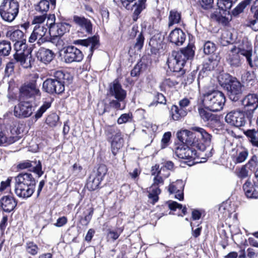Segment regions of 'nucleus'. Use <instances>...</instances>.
<instances>
[{
    "instance_id": "29",
    "label": "nucleus",
    "mask_w": 258,
    "mask_h": 258,
    "mask_svg": "<svg viewBox=\"0 0 258 258\" xmlns=\"http://www.w3.org/2000/svg\"><path fill=\"white\" fill-rule=\"evenodd\" d=\"M243 189L248 198L258 199V191L252 183L249 180H246L243 185Z\"/></svg>"
},
{
    "instance_id": "34",
    "label": "nucleus",
    "mask_w": 258,
    "mask_h": 258,
    "mask_svg": "<svg viewBox=\"0 0 258 258\" xmlns=\"http://www.w3.org/2000/svg\"><path fill=\"white\" fill-rule=\"evenodd\" d=\"M198 112L201 119L204 122H209L217 120V117L216 115L211 113L204 108H199Z\"/></svg>"
},
{
    "instance_id": "22",
    "label": "nucleus",
    "mask_w": 258,
    "mask_h": 258,
    "mask_svg": "<svg viewBox=\"0 0 258 258\" xmlns=\"http://www.w3.org/2000/svg\"><path fill=\"white\" fill-rule=\"evenodd\" d=\"M186 35L180 28H175L169 34L168 39L172 43L177 46L182 45L185 41Z\"/></svg>"
},
{
    "instance_id": "16",
    "label": "nucleus",
    "mask_w": 258,
    "mask_h": 258,
    "mask_svg": "<svg viewBox=\"0 0 258 258\" xmlns=\"http://www.w3.org/2000/svg\"><path fill=\"white\" fill-rule=\"evenodd\" d=\"M242 51L246 50L233 46L231 48L227 57L226 61L232 68H237L241 66V62L239 54L241 55Z\"/></svg>"
},
{
    "instance_id": "4",
    "label": "nucleus",
    "mask_w": 258,
    "mask_h": 258,
    "mask_svg": "<svg viewBox=\"0 0 258 258\" xmlns=\"http://www.w3.org/2000/svg\"><path fill=\"white\" fill-rule=\"evenodd\" d=\"M68 74H64L62 71H56L53 79H47L43 83L42 88L49 94H60L64 90V80Z\"/></svg>"
},
{
    "instance_id": "2",
    "label": "nucleus",
    "mask_w": 258,
    "mask_h": 258,
    "mask_svg": "<svg viewBox=\"0 0 258 258\" xmlns=\"http://www.w3.org/2000/svg\"><path fill=\"white\" fill-rule=\"evenodd\" d=\"M201 99L205 108L213 112L221 110L226 101L224 93L218 90L208 91L203 94Z\"/></svg>"
},
{
    "instance_id": "24",
    "label": "nucleus",
    "mask_w": 258,
    "mask_h": 258,
    "mask_svg": "<svg viewBox=\"0 0 258 258\" xmlns=\"http://www.w3.org/2000/svg\"><path fill=\"white\" fill-rule=\"evenodd\" d=\"M36 56L39 61L45 64H47L53 60L54 57V53L50 49L41 47L38 50Z\"/></svg>"
},
{
    "instance_id": "35",
    "label": "nucleus",
    "mask_w": 258,
    "mask_h": 258,
    "mask_svg": "<svg viewBox=\"0 0 258 258\" xmlns=\"http://www.w3.org/2000/svg\"><path fill=\"white\" fill-rule=\"evenodd\" d=\"M181 18L180 13L175 10H171L168 16V27H170L174 24L179 23Z\"/></svg>"
},
{
    "instance_id": "53",
    "label": "nucleus",
    "mask_w": 258,
    "mask_h": 258,
    "mask_svg": "<svg viewBox=\"0 0 258 258\" xmlns=\"http://www.w3.org/2000/svg\"><path fill=\"white\" fill-rule=\"evenodd\" d=\"M107 172V168L106 166L104 164L100 165L97 168L96 176L102 180Z\"/></svg>"
},
{
    "instance_id": "30",
    "label": "nucleus",
    "mask_w": 258,
    "mask_h": 258,
    "mask_svg": "<svg viewBox=\"0 0 258 258\" xmlns=\"http://www.w3.org/2000/svg\"><path fill=\"white\" fill-rule=\"evenodd\" d=\"M241 55L244 56L250 68H257L258 67V56L256 54H252L251 49L246 50V51H242Z\"/></svg>"
},
{
    "instance_id": "13",
    "label": "nucleus",
    "mask_w": 258,
    "mask_h": 258,
    "mask_svg": "<svg viewBox=\"0 0 258 258\" xmlns=\"http://www.w3.org/2000/svg\"><path fill=\"white\" fill-rule=\"evenodd\" d=\"M63 53L64 62L68 63L80 62L84 57L82 52L74 46H69L64 48Z\"/></svg>"
},
{
    "instance_id": "60",
    "label": "nucleus",
    "mask_w": 258,
    "mask_h": 258,
    "mask_svg": "<svg viewBox=\"0 0 258 258\" xmlns=\"http://www.w3.org/2000/svg\"><path fill=\"white\" fill-rule=\"evenodd\" d=\"M144 41V37L142 33H140L136 39V42L135 45V48L140 50H141L143 46Z\"/></svg>"
},
{
    "instance_id": "55",
    "label": "nucleus",
    "mask_w": 258,
    "mask_h": 258,
    "mask_svg": "<svg viewBox=\"0 0 258 258\" xmlns=\"http://www.w3.org/2000/svg\"><path fill=\"white\" fill-rule=\"evenodd\" d=\"M163 170H161V168L159 170V165H155L153 166L151 170V174L152 175L156 176V175H160L162 174L164 177V178H167L169 176L170 173L169 172H166V173H163Z\"/></svg>"
},
{
    "instance_id": "25",
    "label": "nucleus",
    "mask_w": 258,
    "mask_h": 258,
    "mask_svg": "<svg viewBox=\"0 0 258 258\" xmlns=\"http://www.w3.org/2000/svg\"><path fill=\"white\" fill-rule=\"evenodd\" d=\"M34 188L35 186L15 185V192L20 198L27 199L32 195Z\"/></svg>"
},
{
    "instance_id": "19",
    "label": "nucleus",
    "mask_w": 258,
    "mask_h": 258,
    "mask_svg": "<svg viewBox=\"0 0 258 258\" xmlns=\"http://www.w3.org/2000/svg\"><path fill=\"white\" fill-rule=\"evenodd\" d=\"M110 94L117 100L122 101L126 97V91L122 88L117 80H115L110 85Z\"/></svg>"
},
{
    "instance_id": "12",
    "label": "nucleus",
    "mask_w": 258,
    "mask_h": 258,
    "mask_svg": "<svg viewBox=\"0 0 258 258\" xmlns=\"http://www.w3.org/2000/svg\"><path fill=\"white\" fill-rule=\"evenodd\" d=\"M174 152L177 157L182 159L195 160L198 157L195 148L190 147L184 144L177 146Z\"/></svg>"
},
{
    "instance_id": "6",
    "label": "nucleus",
    "mask_w": 258,
    "mask_h": 258,
    "mask_svg": "<svg viewBox=\"0 0 258 258\" xmlns=\"http://www.w3.org/2000/svg\"><path fill=\"white\" fill-rule=\"evenodd\" d=\"M104 130L107 139L111 142L112 152L115 155L123 144L121 133L116 126L106 125Z\"/></svg>"
},
{
    "instance_id": "11",
    "label": "nucleus",
    "mask_w": 258,
    "mask_h": 258,
    "mask_svg": "<svg viewBox=\"0 0 258 258\" xmlns=\"http://www.w3.org/2000/svg\"><path fill=\"white\" fill-rule=\"evenodd\" d=\"M225 119L228 124L237 127L244 126L247 121L244 112L239 109L228 113Z\"/></svg>"
},
{
    "instance_id": "10",
    "label": "nucleus",
    "mask_w": 258,
    "mask_h": 258,
    "mask_svg": "<svg viewBox=\"0 0 258 258\" xmlns=\"http://www.w3.org/2000/svg\"><path fill=\"white\" fill-rule=\"evenodd\" d=\"M27 48V45L23 40L16 42L14 44V49L16 52L13 55L14 58L24 68H28L31 67L30 60H28L25 54Z\"/></svg>"
},
{
    "instance_id": "51",
    "label": "nucleus",
    "mask_w": 258,
    "mask_h": 258,
    "mask_svg": "<svg viewBox=\"0 0 258 258\" xmlns=\"http://www.w3.org/2000/svg\"><path fill=\"white\" fill-rule=\"evenodd\" d=\"M93 214V210L92 208H90L87 210V213L85 214L84 217H82L80 220V222L82 225L87 226L91 220L92 215Z\"/></svg>"
},
{
    "instance_id": "18",
    "label": "nucleus",
    "mask_w": 258,
    "mask_h": 258,
    "mask_svg": "<svg viewBox=\"0 0 258 258\" xmlns=\"http://www.w3.org/2000/svg\"><path fill=\"white\" fill-rule=\"evenodd\" d=\"M241 104L245 111H253L258 107V96L249 94L242 99Z\"/></svg>"
},
{
    "instance_id": "21",
    "label": "nucleus",
    "mask_w": 258,
    "mask_h": 258,
    "mask_svg": "<svg viewBox=\"0 0 258 258\" xmlns=\"http://www.w3.org/2000/svg\"><path fill=\"white\" fill-rule=\"evenodd\" d=\"M17 205L16 200L11 196H3L0 200V207L5 212L10 213L12 212Z\"/></svg>"
},
{
    "instance_id": "7",
    "label": "nucleus",
    "mask_w": 258,
    "mask_h": 258,
    "mask_svg": "<svg viewBox=\"0 0 258 258\" xmlns=\"http://www.w3.org/2000/svg\"><path fill=\"white\" fill-rule=\"evenodd\" d=\"M41 93L37 87L36 81L25 84L20 89L19 100H29L31 102L39 99Z\"/></svg>"
},
{
    "instance_id": "8",
    "label": "nucleus",
    "mask_w": 258,
    "mask_h": 258,
    "mask_svg": "<svg viewBox=\"0 0 258 258\" xmlns=\"http://www.w3.org/2000/svg\"><path fill=\"white\" fill-rule=\"evenodd\" d=\"M48 25L45 24H40L39 25H35L33 31L28 38V42L34 43L37 41V44L38 45L48 42H50L51 37L49 35H47Z\"/></svg>"
},
{
    "instance_id": "63",
    "label": "nucleus",
    "mask_w": 258,
    "mask_h": 258,
    "mask_svg": "<svg viewBox=\"0 0 258 258\" xmlns=\"http://www.w3.org/2000/svg\"><path fill=\"white\" fill-rule=\"evenodd\" d=\"M14 62L12 61H10L9 62H8L6 65L5 70V76L9 77L10 75H11L14 72Z\"/></svg>"
},
{
    "instance_id": "59",
    "label": "nucleus",
    "mask_w": 258,
    "mask_h": 258,
    "mask_svg": "<svg viewBox=\"0 0 258 258\" xmlns=\"http://www.w3.org/2000/svg\"><path fill=\"white\" fill-rule=\"evenodd\" d=\"M156 101L153 102L148 105L149 107L156 105L157 103L164 104L166 102V99L164 95L161 93H158L156 95Z\"/></svg>"
},
{
    "instance_id": "48",
    "label": "nucleus",
    "mask_w": 258,
    "mask_h": 258,
    "mask_svg": "<svg viewBox=\"0 0 258 258\" xmlns=\"http://www.w3.org/2000/svg\"><path fill=\"white\" fill-rule=\"evenodd\" d=\"M58 120V116L56 113H52L47 117L45 122L49 126L54 127L56 125Z\"/></svg>"
},
{
    "instance_id": "27",
    "label": "nucleus",
    "mask_w": 258,
    "mask_h": 258,
    "mask_svg": "<svg viewBox=\"0 0 258 258\" xmlns=\"http://www.w3.org/2000/svg\"><path fill=\"white\" fill-rule=\"evenodd\" d=\"M250 11L253 15L255 20L247 21L246 25L252 28L255 31H258V26H255L258 21V0H255L251 7Z\"/></svg>"
},
{
    "instance_id": "5",
    "label": "nucleus",
    "mask_w": 258,
    "mask_h": 258,
    "mask_svg": "<svg viewBox=\"0 0 258 258\" xmlns=\"http://www.w3.org/2000/svg\"><path fill=\"white\" fill-rule=\"evenodd\" d=\"M19 3L15 0H4L0 5V16L8 22H13L18 14Z\"/></svg>"
},
{
    "instance_id": "64",
    "label": "nucleus",
    "mask_w": 258,
    "mask_h": 258,
    "mask_svg": "<svg viewBox=\"0 0 258 258\" xmlns=\"http://www.w3.org/2000/svg\"><path fill=\"white\" fill-rule=\"evenodd\" d=\"M248 171L244 166H243L237 173V175L241 178H244L248 176Z\"/></svg>"
},
{
    "instance_id": "54",
    "label": "nucleus",
    "mask_w": 258,
    "mask_h": 258,
    "mask_svg": "<svg viewBox=\"0 0 258 258\" xmlns=\"http://www.w3.org/2000/svg\"><path fill=\"white\" fill-rule=\"evenodd\" d=\"M169 208L171 210L175 211L176 209H182V212L183 214H185L186 212V208L185 207H182V205L178 204L174 201H170L168 203Z\"/></svg>"
},
{
    "instance_id": "56",
    "label": "nucleus",
    "mask_w": 258,
    "mask_h": 258,
    "mask_svg": "<svg viewBox=\"0 0 258 258\" xmlns=\"http://www.w3.org/2000/svg\"><path fill=\"white\" fill-rule=\"evenodd\" d=\"M248 151L246 150L242 149L240 151L236 158V163H240L244 162L248 156Z\"/></svg>"
},
{
    "instance_id": "36",
    "label": "nucleus",
    "mask_w": 258,
    "mask_h": 258,
    "mask_svg": "<svg viewBox=\"0 0 258 258\" xmlns=\"http://www.w3.org/2000/svg\"><path fill=\"white\" fill-rule=\"evenodd\" d=\"M148 198L150 203L152 204L156 203L159 200L158 195L160 194L161 190L158 186H151L148 191Z\"/></svg>"
},
{
    "instance_id": "3",
    "label": "nucleus",
    "mask_w": 258,
    "mask_h": 258,
    "mask_svg": "<svg viewBox=\"0 0 258 258\" xmlns=\"http://www.w3.org/2000/svg\"><path fill=\"white\" fill-rule=\"evenodd\" d=\"M55 18L54 15H49L47 17L46 25H48V34L51 37L50 42L57 45L60 37L70 30L71 26L66 23H55Z\"/></svg>"
},
{
    "instance_id": "58",
    "label": "nucleus",
    "mask_w": 258,
    "mask_h": 258,
    "mask_svg": "<svg viewBox=\"0 0 258 258\" xmlns=\"http://www.w3.org/2000/svg\"><path fill=\"white\" fill-rule=\"evenodd\" d=\"M132 113H124L122 114L117 119V123L119 124L126 123L132 119Z\"/></svg>"
},
{
    "instance_id": "40",
    "label": "nucleus",
    "mask_w": 258,
    "mask_h": 258,
    "mask_svg": "<svg viewBox=\"0 0 258 258\" xmlns=\"http://www.w3.org/2000/svg\"><path fill=\"white\" fill-rule=\"evenodd\" d=\"M238 0H218L217 6L223 11H226L230 10L233 5L236 3Z\"/></svg>"
},
{
    "instance_id": "41",
    "label": "nucleus",
    "mask_w": 258,
    "mask_h": 258,
    "mask_svg": "<svg viewBox=\"0 0 258 258\" xmlns=\"http://www.w3.org/2000/svg\"><path fill=\"white\" fill-rule=\"evenodd\" d=\"M24 33L20 30H16L14 31H9L7 33V36L13 41H20L23 38Z\"/></svg>"
},
{
    "instance_id": "1",
    "label": "nucleus",
    "mask_w": 258,
    "mask_h": 258,
    "mask_svg": "<svg viewBox=\"0 0 258 258\" xmlns=\"http://www.w3.org/2000/svg\"><path fill=\"white\" fill-rule=\"evenodd\" d=\"M194 53V50L190 46H188L180 51H173L167 59L169 69L173 72H180L186 61L193 57Z\"/></svg>"
},
{
    "instance_id": "23",
    "label": "nucleus",
    "mask_w": 258,
    "mask_h": 258,
    "mask_svg": "<svg viewBox=\"0 0 258 258\" xmlns=\"http://www.w3.org/2000/svg\"><path fill=\"white\" fill-rule=\"evenodd\" d=\"M73 21L82 30L85 31L88 33H91L92 24L90 20L84 17L74 15L73 17Z\"/></svg>"
},
{
    "instance_id": "17",
    "label": "nucleus",
    "mask_w": 258,
    "mask_h": 258,
    "mask_svg": "<svg viewBox=\"0 0 258 258\" xmlns=\"http://www.w3.org/2000/svg\"><path fill=\"white\" fill-rule=\"evenodd\" d=\"M18 169L23 170L29 168L30 171L36 173L39 177L41 176L43 172L42 171V166L40 161L25 160L20 162L18 165Z\"/></svg>"
},
{
    "instance_id": "39",
    "label": "nucleus",
    "mask_w": 258,
    "mask_h": 258,
    "mask_svg": "<svg viewBox=\"0 0 258 258\" xmlns=\"http://www.w3.org/2000/svg\"><path fill=\"white\" fill-rule=\"evenodd\" d=\"M101 181V179H99L96 176L91 175L89 177L87 180L86 184L87 188L89 190H94L98 187Z\"/></svg>"
},
{
    "instance_id": "49",
    "label": "nucleus",
    "mask_w": 258,
    "mask_h": 258,
    "mask_svg": "<svg viewBox=\"0 0 258 258\" xmlns=\"http://www.w3.org/2000/svg\"><path fill=\"white\" fill-rule=\"evenodd\" d=\"M210 80V77H209L207 75V74L205 71H201L199 73L198 78L197 79L198 84L200 86L202 85L203 86H205L206 83H208Z\"/></svg>"
},
{
    "instance_id": "37",
    "label": "nucleus",
    "mask_w": 258,
    "mask_h": 258,
    "mask_svg": "<svg viewBox=\"0 0 258 258\" xmlns=\"http://www.w3.org/2000/svg\"><path fill=\"white\" fill-rule=\"evenodd\" d=\"M235 78L227 73H222L218 76V80L220 85L226 88Z\"/></svg>"
},
{
    "instance_id": "57",
    "label": "nucleus",
    "mask_w": 258,
    "mask_h": 258,
    "mask_svg": "<svg viewBox=\"0 0 258 258\" xmlns=\"http://www.w3.org/2000/svg\"><path fill=\"white\" fill-rule=\"evenodd\" d=\"M46 19V14H43L42 15L35 16L32 21V23L35 25L45 24L44 22Z\"/></svg>"
},
{
    "instance_id": "44",
    "label": "nucleus",
    "mask_w": 258,
    "mask_h": 258,
    "mask_svg": "<svg viewBox=\"0 0 258 258\" xmlns=\"http://www.w3.org/2000/svg\"><path fill=\"white\" fill-rule=\"evenodd\" d=\"M184 184L182 180H177L169 185L168 190L171 194L177 193L178 190L183 189Z\"/></svg>"
},
{
    "instance_id": "62",
    "label": "nucleus",
    "mask_w": 258,
    "mask_h": 258,
    "mask_svg": "<svg viewBox=\"0 0 258 258\" xmlns=\"http://www.w3.org/2000/svg\"><path fill=\"white\" fill-rule=\"evenodd\" d=\"M165 178L163 175H156L154 176L153 179V183L151 186H158L159 184H163L164 182V179Z\"/></svg>"
},
{
    "instance_id": "14",
    "label": "nucleus",
    "mask_w": 258,
    "mask_h": 258,
    "mask_svg": "<svg viewBox=\"0 0 258 258\" xmlns=\"http://www.w3.org/2000/svg\"><path fill=\"white\" fill-rule=\"evenodd\" d=\"M19 103L15 106L14 115L19 118L28 117L33 112L31 101L28 100H19Z\"/></svg>"
},
{
    "instance_id": "52",
    "label": "nucleus",
    "mask_w": 258,
    "mask_h": 258,
    "mask_svg": "<svg viewBox=\"0 0 258 258\" xmlns=\"http://www.w3.org/2000/svg\"><path fill=\"white\" fill-rule=\"evenodd\" d=\"M216 50L215 44L211 42L207 41L204 45V52L206 54H212Z\"/></svg>"
},
{
    "instance_id": "50",
    "label": "nucleus",
    "mask_w": 258,
    "mask_h": 258,
    "mask_svg": "<svg viewBox=\"0 0 258 258\" xmlns=\"http://www.w3.org/2000/svg\"><path fill=\"white\" fill-rule=\"evenodd\" d=\"M26 251L31 255H34L37 254L39 248L37 245L33 242H29L26 243Z\"/></svg>"
},
{
    "instance_id": "45",
    "label": "nucleus",
    "mask_w": 258,
    "mask_h": 258,
    "mask_svg": "<svg viewBox=\"0 0 258 258\" xmlns=\"http://www.w3.org/2000/svg\"><path fill=\"white\" fill-rule=\"evenodd\" d=\"M51 106V103L45 101L40 107V108L36 112L34 117L36 119H38L42 117L43 114Z\"/></svg>"
},
{
    "instance_id": "26",
    "label": "nucleus",
    "mask_w": 258,
    "mask_h": 258,
    "mask_svg": "<svg viewBox=\"0 0 258 258\" xmlns=\"http://www.w3.org/2000/svg\"><path fill=\"white\" fill-rule=\"evenodd\" d=\"M192 130L197 132L201 137L200 145L204 146V150L207 147H209L211 144L212 136L208 133L204 128L200 127H193Z\"/></svg>"
},
{
    "instance_id": "33",
    "label": "nucleus",
    "mask_w": 258,
    "mask_h": 258,
    "mask_svg": "<svg viewBox=\"0 0 258 258\" xmlns=\"http://www.w3.org/2000/svg\"><path fill=\"white\" fill-rule=\"evenodd\" d=\"M147 0H138L134 4L132 7V10H134L133 20L136 21L139 15L143 10L146 8Z\"/></svg>"
},
{
    "instance_id": "31",
    "label": "nucleus",
    "mask_w": 258,
    "mask_h": 258,
    "mask_svg": "<svg viewBox=\"0 0 258 258\" xmlns=\"http://www.w3.org/2000/svg\"><path fill=\"white\" fill-rule=\"evenodd\" d=\"M170 115L174 120H179L187 115V110L181 109L177 105H172L170 110Z\"/></svg>"
},
{
    "instance_id": "20",
    "label": "nucleus",
    "mask_w": 258,
    "mask_h": 258,
    "mask_svg": "<svg viewBox=\"0 0 258 258\" xmlns=\"http://www.w3.org/2000/svg\"><path fill=\"white\" fill-rule=\"evenodd\" d=\"M15 185L21 186H35V180L32 174L29 173H20L15 178Z\"/></svg>"
},
{
    "instance_id": "47",
    "label": "nucleus",
    "mask_w": 258,
    "mask_h": 258,
    "mask_svg": "<svg viewBox=\"0 0 258 258\" xmlns=\"http://www.w3.org/2000/svg\"><path fill=\"white\" fill-rule=\"evenodd\" d=\"M232 40L231 33L227 30L223 31L221 36V43L223 45H226L231 43Z\"/></svg>"
},
{
    "instance_id": "42",
    "label": "nucleus",
    "mask_w": 258,
    "mask_h": 258,
    "mask_svg": "<svg viewBox=\"0 0 258 258\" xmlns=\"http://www.w3.org/2000/svg\"><path fill=\"white\" fill-rule=\"evenodd\" d=\"M252 0H244L239 3L232 11V14L234 16H238L239 14L242 13L244 9L250 5Z\"/></svg>"
},
{
    "instance_id": "32",
    "label": "nucleus",
    "mask_w": 258,
    "mask_h": 258,
    "mask_svg": "<svg viewBox=\"0 0 258 258\" xmlns=\"http://www.w3.org/2000/svg\"><path fill=\"white\" fill-rule=\"evenodd\" d=\"M241 81L247 86H253L255 81V75L254 72L244 71L241 75Z\"/></svg>"
},
{
    "instance_id": "43",
    "label": "nucleus",
    "mask_w": 258,
    "mask_h": 258,
    "mask_svg": "<svg viewBox=\"0 0 258 258\" xmlns=\"http://www.w3.org/2000/svg\"><path fill=\"white\" fill-rule=\"evenodd\" d=\"M244 134L250 139L252 144L258 147V130H248Z\"/></svg>"
},
{
    "instance_id": "15",
    "label": "nucleus",
    "mask_w": 258,
    "mask_h": 258,
    "mask_svg": "<svg viewBox=\"0 0 258 258\" xmlns=\"http://www.w3.org/2000/svg\"><path fill=\"white\" fill-rule=\"evenodd\" d=\"M243 85L235 78L226 88L229 98L233 101H237L243 93Z\"/></svg>"
},
{
    "instance_id": "9",
    "label": "nucleus",
    "mask_w": 258,
    "mask_h": 258,
    "mask_svg": "<svg viewBox=\"0 0 258 258\" xmlns=\"http://www.w3.org/2000/svg\"><path fill=\"white\" fill-rule=\"evenodd\" d=\"M177 137L183 144L185 143V145L190 146V147L194 148L196 147L199 150L204 151V146L200 145V143L196 138V135L195 133L188 130H184L177 132Z\"/></svg>"
},
{
    "instance_id": "46",
    "label": "nucleus",
    "mask_w": 258,
    "mask_h": 258,
    "mask_svg": "<svg viewBox=\"0 0 258 258\" xmlns=\"http://www.w3.org/2000/svg\"><path fill=\"white\" fill-rule=\"evenodd\" d=\"M49 8V2L47 0H41L35 6V10L41 13H46L48 11Z\"/></svg>"
},
{
    "instance_id": "38",
    "label": "nucleus",
    "mask_w": 258,
    "mask_h": 258,
    "mask_svg": "<svg viewBox=\"0 0 258 258\" xmlns=\"http://www.w3.org/2000/svg\"><path fill=\"white\" fill-rule=\"evenodd\" d=\"M12 50L11 42L7 40L0 41V56H8Z\"/></svg>"
},
{
    "instance_id": "28",
    "label": "nucleus",
    "mask_w": 258,
    "mask_h": 258,
    "mask_svg": "<svg viewBox=\"0 0 258 258\" xmlns=\"http://www.w3.org/2000/svg\"><path fill=\"white\" fill-rule=\"evenodd\" d=\"M98 37L94 36L86 39L79 40L77 41V43L86 47L89 46L90 53L89 54V56H91L94 49L95 48L96 45H98Z\"/></svg>"
},
{
    "instance_id": "61",
    "label": "nucleus",
    "mask_w": 258,
    "mask_h": 258,
    "mask_svg": "<svg viewBox=\"0 0 258 258\" xmlns=\"http://www.w3.org/2000/svg\"><path fill=\"white\" fill-rule=\"evenodd\" d=\"M12 177H9L5 181H2L0 185V191L2 192L11 186Z\"/></svg>"
}]
</instances>
